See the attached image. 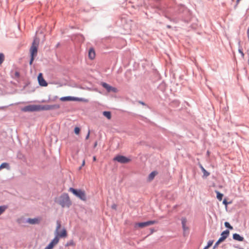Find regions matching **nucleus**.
Returning <instances> with one entry per match:
<instances>
[{
  "instance_id": "6ab92c4d",
  "label": "nucleus",
  "mask_w": 249,
  "mask_h": 249,
  "mask_svg": "<svg viewBox=\"0 0 249 249\" xmlns=\"http://www.w3.org/2000/svg\"><path fill=\"white\" fill-rule=\"evenodd\" d=\"M103 115L109 120L111 118V113L109 111H104Z\"/></svg>"
},
{
  "instance_id": "f3484780",
  "label": "nucleus",
  "mask_w": 249,
  "mask_h": 249,
  "mask_svg": "<svg viewBox=\"0 0 249 249\" xmlns=\"http://www.w3.org/2000/svg\"><path fill=\"white\" fill-rule=\"evenodd\" d=\"M200 167L202 171V172L203 173V176L207 177L208 176H209L210 175V173L209 172H208L202 166V165H200Z\"/></svg>"
},
{
  "instance_id": "5701e85b",
  "label": "nucleus",
  "mask_w": 249,
  "mask_h": 249,
  "mask_svg": "<svg viewBox=\"0 0 249 249\" xmlns=\"http://www.w3.org/2000/svg\"><path fill=\"white\" fill-rule=\"evenodd\" d=\"M4 60V55L3 53H0V65H1Z\"/></svg>"
},
{
  "instance_id": "39448f33",
  "label": "nucleus",
  "mask_w": 249,
  "mask_h": 249,
  "mask_svg": "<svg viewBox=\"0 0 249 249\" xmlns=\"http://www.w3.org/2000/svg\"><path fill=\"white\" fill-rule=\"evenodd\" d=\"M60 107L59 105H37V111H41V110H53L54 109H58Z\"/></svg>"
},
{
  "instance_id": "6e6552de",
  "label": "nucleus",
  "mask_w": 249,
  "mask_h": 249,
  "mask_svg": "<svg viewBox=\"0 0 249 249\" xmlns=\"http://www.w3.org/2000/svg\"><path fill=\"white\" fill-rule=\"evenodd\" d=\"M113 160L117 161L121 163H126L129 162L130 161V160L129 158L122 155H118L116 156L113 159Z\"/></svg>"
},
{
  "instance_id": "b1692460",
  "label": "nucleus",
  "mask_w": 249,
  "mask_h": 249,
  "mask_svg": "<svg viewBox=\"0 0 249 249\" xmlns=\"http://www.w3.org/2000/svg\"><path fill=\"white\" fill-rule=\"evenodd\" d=\"M181 223L183 229L185 230V224L186 223V219L185 218H182L181 220Z\"/></svg>"
},
{
  "instance_id": "aec40b11",
  "label": "nucleus",
  "mask_w": 249,
  "mask_h": 249,
  "mask_svg": "<svg viewBox=\"0 0 249 249\" xmlns=\"http://www.w3.org/2000/svg\"><path fill=\"white\" fill-rule=\"evenodd\" d=\"M216 193V197H217V198L219 200V201H221L222 199V197H223V194L220 193L218 191H215Z\"/></svg>"
},
{
  "instance_id": "f03ea898",
  "label": "nucleus",
  "mask_w": 249,
  "mask_h": 249,
  "mask_svg": "<svg viewBox=\"0 0 249 249\" xmlns=\"http://www.w3.org/2000/svg\"><path fill=\"white\" fill-rule=\"evenodd\" d=\"M57 203L61 206L62 207H69L71 202L68 194H62L58 198Z\"/></svg>"
},
{
  "instance_id": "20e7f679",
  "label": "nucleus",
  "mask_w": 249,
  "mask_h": 249,
  "mask_svg": "<svg viewBox=\"0 0 249 249\" xmlns=\"http://www.w3.org/2000/svg\"><path fill=\"white\" fill-rule=\"evenodd\" d=\"M56 228L54 232V234L55 236H57V237H66L67 236V233L66 230L64 228L62 229V231L59 232V230L61 228V223L59 221H57L56 222Z\"/></svg>"
},
{
  "instance_id": "a878e982",
  "label": "nucleus",
  "mask_w": 249,
  "mask_h": 249,
  "mask_svg": "<svg viewBox=\"0 0 249 249\" xmlns=\"http://www.w3.org/2000/svg\"><path fill=\"white\" fill-rule=\"evenodd\" d=\"M80 129L79 127H76L74 128V132L76 134L78 135L80 133Z\"/></svg>"
},
{
  "instance_id": "cd10ccee",
  "label": "nucleus",
  "mask_w": 249,
  "mask_h": 249,
  "mask_svg": "<svg viewBox=\"0 0 249 249\" xmlns=\"http://www.w3.org/2000/svg\"><path fill=\"white\" fill-rule=\"evenodd\" d=\"M226 239L225 238L222 237L221 236V237H220V238L218 239V241L220 242V243H221L223 241H224Z\"/></svg>"
},
{
  "instance_id": "f704fd0d",
  "label": "nucleus",
  "mask_w": 249,
  "mask_h": 249,
  "mask_svg": "<svg viewBox=\"0 0 249 249\" xmlns=\"http://www.w3.org/2000/svg\"><path fill=\"white\" fill-rule=\"evenodd\" d=\"M247 35H248V38H249V27L247 30Z\"/></svg>"
},
{
  "instance_id": "7ed1b4c3",
  "label": "nucleus",
  "mask_w": 249,
  "mask_h": 249,
  "mask_svg": "<svg viewBox=\"0 0 249 249\" xmlns=\"http://www.w3.org/2000/svg\"><path fill=\"white\" fill-rule=\"evenodd\" d=\"M69 191L71 192L75 196L83 201L86 200V195L85 192L81 190H76L73 188H70Z\"/></svg>"
},
{
  "instance_id": "412c9836",
  "label": "nucleus",
  "mask_w": 249,
  "mask_h": 249,
  "mask_svg": "<svg viewBox=\"0 0 249 249\" xmlns=\"http://www.w3.org/2000/svg\"><path fill=\"white\" fill-rule=\"evenodd\" d=\"M7 208L6 206H0V215H1Z\"/></svg>"
},
{
  "instance_id": "a211bd4d",
  "label": "nucleus",
  "mask_w": 249,
  "mask_h": 249,
  "mask_svg": "<svg viewBox=\"0 0 249 249\" xmlns=\"http://www.w3.org/2000/svg\"><path fill=\"white\" fill-rule=\"evenodd\" d=\"M229 234H230L229 231L226 230L221 233V236L226 239L228 237V236H229Z\"/></svg>"
},
{
  "instance_id": "a19ab883",
  "label": "nucleus",
  "mask_w": 249,
  "mask_h": 249,
  "mask_svg": "<svg viewBox=\"0 0 249 249\" xmlns=\"http://www.w3.org/2000/svg\"><path fill=\"white\" fill-rule=\"evenodd\" d=\"M97 145V142H96L95 143H94V147H95Z\"/></svg>"
},
{
  "instance_id": "7c9ffc66",
  "label": "nucleus",
  "mask_w": 249,
  "mask_h": 249,
  "mask_svg": "<svg viewBox=\"0 0 249 249\" xmlns=\"http://www.w3.org/2000/svg\"><path fill=\"white\" fill-rule=\"evenodd\" d=\"M53 247L49 244L44 249H53Z\"/></svg>"
},
{
  "instance_id": "9b49d317",
  "label": "nucleus",
  "mask_w": 249,
  "mask_h": 249,
  "mask_svg": "<svg viewBox=\"0 0 249 249\" xmlns=\"http://www.w3.org/2000/svg\"><path fill=\"white\" fill-rule=\"evenodd\" d=\"M37 79H38L39 84L40 86H43V87H46L48 85L47 83L43 78L42 74L41 73H40L38 74Z\"/></svg>"
},
{
  "instance_id": "473e14b6",
  "label": "nucleus",
  "mask_w": 249,
  "mask_h": 249,
  "mask_svg": "<svg viewBox=\"0 0 249 249\" xmlns=\"http://www.w3.org/2000/svg\"><path fill=\"white\" fill-rule=\"evenodd\" d=\"M89 135H90V130H89V131H88V134L86 137V140H88L89 137Z\"/></svg>"
},
{
  "instance_id": "4be33fe9",
  "label": "nucleus",
  "mask_w": 249,
  "mask_h": 249,
  "mask_svg": "<svg viewBox=\"0 0 249 249\" xmlns=\"http://www.w3.org/2000/svg\"><path fill=\"white\" fill-rule=\"evenodd\" d=\"M9 166V165L8 163H2L0 165V170L3 169V168H8Z\"/></svg>"
},
{
  "instance_id": "2eb2a0df",
  "label": "nucleus",
  "mask_w": 249,
  "mask_h": 249,
  "mask_svg": "<svg viewBox=\"0 0 249 249\" xmlns=\"http://www.w3.org/2000/svg\"><path fill=\"white\" fill-rule=\"evenodd\" d=\"M59 239L57 236H55L54 239L50 243V245L53 247L55 245H56L59 242Z\"/></svg>"
},
{
  "instance_id": "dca6fc26",
  "label": "nucleus",
  "mask_w": 249,
  "mask_h": 249,
  "mask_svg": "<svg viewBox=\"0 0 249 249\" xmlns=\"http://www.w3.org/2000/svg\"><path fill=\"white\" fill-rule=\"evenodd\" d=\"M157 174V173L156 171H153V172H151L148 176V180L149 181L152 180Z\"/></svg>"
},
{
  "instance_id": "2f4dec72",
  "label": "nucleus",
  "mask_w": 249,
  "mask_h": 249,
  "mask_svg": "<svg viewBox=\"0 0 249 249\" xmlns=\"http://www.w3.org/2000/svg\"><path fill=\"white\" fill-rule=\"evenodd\" d=\"M220 243L217 241L216 243L215 244L214 247H213V249H214L215 248H216L218 246V245L220 244Z\"/></svg>"
},
{
  "instance_id": "0eeeda50",
  "label": "nucleus",
  "mask_w": 249,
  "mask_h": 249,
  "mask_svg": "<svg viewBox=\"0 0 249 249\" xmlns=\"http://www.w3.org/2000/svg\"><path fill=\"white\" fill-rule=\"evenodd\" d=\"M23 112L37 111V105H30L21 108Z\"/></svg>"
},
{
  "instance_id": "423d86ee",
  "label": "nucleus",
  "mask_w": 249,
  "mask_h": 249,
  "mask_svg": "<svg viewBox=\"0 0 249 249\" xmlns=\"http://www.w3.org/2000/svg\"><path fill=\"white\" fill-rule=\"evenodd\" d=\"M157 222L155 220H151L148 221L144 222L141 223H137L135 224V228H137L138 227L142 228L144 227L149 226L151 225H153L154 224L157 223Z\"/></svg>"
},
{
  "instance_id": "f8f14e48",
  "label": "nucleus",
  "mask_w": 249,
  "mask_h": 249,
  "mask_svg": "<svg viewBox=\"0 0 249 249\" xmlns=\"http://www.w3.org/2000/svg\"><path fill=\"white\" fill-rule=\"evenodd\" d=\"M41 220L40 217H36L34 218H28L27 222L30 224H39Z\"/></svg>"
},
{
  "instance_id": "4468645a",
  "label": "nucleus",
  "mask_w": 249,
  "mask_h": 249,
  "mask_svg": "<svg viewBox=\"0 0 249 249\" xmlns=\"http://www.w3.org/2000/svg\"><path fill=\"white\" fill-rule=\"evenodd\" d=\"M233 239L238 241H243L244 240V238L237 233H234L233 234Z\"/></svg>"
},
{
  "instance_id": "72a5a7b5",
  "label": "nucleus",
  "mask_w": 249,
  "mask_h": 249,
  "mask_svg": "<svg viewBox=\"0 0 249 249\" xmlns=\"http://www.w3.org/2000/svg\"><path fill=\"white\" fill-rule=\"evenodd\" d=\"M223 203L225 205H227L228 204V202L226 199H224Z\"/></svg>"
},
{
  "instance_id": "4c0bfd02",
  "label": "nucleus",
  "mask_w": 249,
  "mask_h": 249,
  "mask_svg": "<svg viewBox=\"0 0 249 249\" xmlns=\"http://www.w3.org/2000/svg\"><path fill=\"white\" fill-rule=\"evenodd\" d=\"M15 74H16V75L17 76H18H18H19V73H18V72H16L15 73Z\"/></svg>"
},
{
  "instance_id": "c756f323",
  "label": "nucleus",
  "mask_w": 249,
  "mask_h": 249,
  "mask_svg": "<svg viewBox=\"0 0 249 249\" xmlns=\"http://www.w3.org/2000/svg\"><path fill=\"white\" fill-rule=\"evenodd\" d=\"M226 239L225 238L222 237L221 236V237H220V238L218 239V241L220 242V243H221L223 241H224Z\"/></svg>"
},
{
  "instance_id": "c85d7f7f",
  "label": "nucleus",
  "mask_w": 249,
  "mask_h": 249,
  "mask_svg": "<svg viewBox=\"0 0 249 249\" xmlns=\"http://www.w3.org/2000/svg\"><path fill=\"white\" fill-rule=\"evenodd\" d=\"M226 239L225 238L222 237L221 236V237H220V238L218 239V241L220 242V243H221L223 241H224Z\"/></svg>"
},
{
  "instance_id": "bb28decb",
  "label": "nucleus",
  "mask_w": 249,
  "mask_h": 249,
  "mask_svg": "<svg viewBox=\"0 0 249 249\" xmlns=\"http://www.w3.org/2000/svg\"><path fill=\"white\" fill-rule=\"evenodd\" d=\"M213 240H210L208 242L207 246H208L209 248L213 245Z\"/></svg>"
},
{
  "instance_id": "58836bf2",
  "label": "nucleus",
  "mask_w": 249,
  "mask_h": 249,
  "mask_svg": "<svg viewBox=\"0 0 249 249\" xmlns=\"http://www.w3.org/2000/svg\"><path fill=\"white\" fill-rule=\"evenodd\" d=\"M93 161H96V157H95V156L93 157Z\"/></svg>"
},
{
  "instance_id": "9d476101",
  "label": "nucleus",
  "mask_w": 249,
  "mask_h": 249,
  "mask_svg": "<svg viewBox=\"0 0 249 249\" xmlns=\"http://www.w3.org/2000/svg\"><path fill=\"white\" fill-rule=\"evenodd\" d=\"M101 85L105 88L107 91L109 92L111 91L116 92L117 90L115 88H114L106 83L103 82L101 83Z\"/></svg>"
},
{
  "instance_id": "ddd939ff",
  "label": "nucleus",
  "mask_w": 249,
  "mask_h": 249,
  "mask_svg": "<svg viewBox=\"0 0 249 249\" xmlns=\"http://www.w3.org/2000/svg\"><path fill=\"white\" fill-rule=\"evenodd\" d=\"M95 57V53L93 49L90 48L89 51V57L90 59H93Z\"/></svg>"
},
{
  "instance_id": "c9c22d12",
  "label": "nucleus",
  "mask_w": 249,
  "mask_h": 249,
  "mask_svg": "<svg viewBox=\"0 0 249 249\" xmlns=\"http://www.w3.org/2000/svg\"><path fill=\"white\" fill-rule=\"evenodd\" d=\"M85 164V160H84L83 162H82V166H84Z\"/></svg>"
},
{
  "instance_id": "1a4fd4ad",
  "label": "nucleus",
  "mask_w": 249,
  "mask_h": 249,
  "mask_svg": "<svg viewBox=\"0 0 249 249\" xmlns=\"http://www.w3.org/2000/svg\"><path fill=\"white\" fill-rule=\"evenodd\" d=\"M60 100L61 101H85L86 100H84L82 98H79L77 97H74L71 96H66L61 97Z\"/></svg>"
},
{
  "instance_id": "79ce46f5",
  "label": "nucleus",
  "mask_w": 249,
  "mask_h": 249,
  "mask_svg": "<svg viewBox=\"0 0 249 249\" xmlns=\"http://www.w3.org/2000/svg\"><path fill=\"white\" fill-rule=\"evenodd\" d=\"M209 247L208 246H206L203 249H208Z\"/></svg>"
},
{
  "instance_id": "393cba45",
  "label": "nucleus",
  "mask_w": 249,
  "mask_h": 249,
  "mask_svg": "<svg viewBox=\"0 0 249 249\" xmlns=\"http://www.w3.org/2000/svg\"><path fill=\"white\" fill-rule=\"evenodd\" d=\"M225 226L226 227H227L231 230H232L233 229V227L231 226L230 223L228 222H225Z\"/></svg>"
},
{
  "instance_id": "37998d69",
  "label": "nucleus",
  "mask_w": 249,
  "mask_h": 249,
  "mask_svg": "<svg viewBox=\"0 0 249 249\" xmlns=\"http://www.w3.org/2000/svg\"><path fill=\"white\" fill-rule=\"evenodd\" d=\"M3 107H0V109H3Z\"/></svg>"
},
{
  "instance_id": "e433bc0d",
  "label": "nucleus",
  "mask_w": 249,
  "mask_h": 249,
  "mask_svg": "<svg viewBox=\"0 0 249 249\" xmlns=\"http://www.w3.org/2000/svg\"><path fill=\"white\" fill-rule=\"evenodd\" d=\"M112 208L113 209H116V205H113L112 206Z\"/></svg>"
},
{
  "instance_id": "ea45409f",
  "label": "nucleus",
  "mask_w": 249,
  "mask_h": 249,
  "mask_svg": "<svg viewBox=\"0 0 249 249\" xmlns=\"http://www.w3.org/2000/svg\"><path fill=\"white\" fill-rule=\"evenodd\" d=\"M240 0H236V5H237V4L239 3V1H240Z\"/></svg>"
},
{
  "instance_id": "f257e3e1",
  "label": "nucleus",
  "mask_w": 249,
  "mask_h": 249,
  "mask_svg": "<svg viewBox=\"0 0 249 249\" xmlns=\"http://www.w3.org/2000/svg\"><path fill=\"white\" fill-rule=\"evenodd\" d=\"M39 40L38 38L35 37L32 43V46L30 49V52L31 54V60L30 61V64L32 65L34 60V57L37 55V48L38 47Z\"/></svg>"
}]
</instances>
